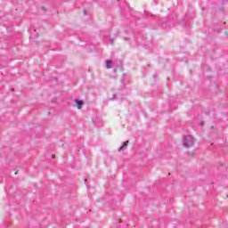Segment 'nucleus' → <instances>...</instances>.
<instances>
[{
	"label": "nucleus",
	"instance_id": "2",
	"mask_svg": "<svg viewBox=\"0 0 228 228\" xmlns=\"http://www.w3.org/2000/svg\"><path fill=\"white\" fill-rule=\"evenodd\" d=\"M75 102L77 104V110H82L83 104H85V102H83L81 100L75 99Z\"/></svg>",
	"mask_w": 228,
	"mask_h": 228
},
{
	"label": "nucleus",
	"instance_id": "3",
	"mask_svg": "<svg viewBox=\"0 0 228 228\" xmlns=\"http://www.w3.org/2000/svg\"><path fill=\"white\" fill-rule=\"evenodd\" d=\"M127 145H129V141H126L123 143V145L118 150V152L121 151H126V149H127Z\"/></svg>",
	"mask_w": 228,
	"mask_h": 228
},
{
	"label": "nucleus",
	"instance_id": "5",
	"mask_svg": "<svg viewBox=\"0 0 228 228\" xmlns=\"http://www.w3.org/2000/svg\"><path fill=\"white\" fill-rule=\"evenodd\" d=\"M115 40L114 39H110V44H114Z\"/></svg>",
	"mask_w": 228,
	"mask_h": 228
},
{
	"label": "nucleus",
	"instance_id": "4",
	"mask_svg": "<svg viewBox=\"0 0 228 228\" xmlns=\"http://www.w3.org/2000/svg\"><path fill=\"white\" fill-rule=\"evenodd\" d=\"M106 68L111 69V61H107Z\"/></svg>",
	"mask_w": 228,
	"mask_h": 228
},
{
	"label": "nucleus",
	"instance_id": "1",
	"mask_svg": "<svg viewBox=\"0 0 228 228\" xmlns=\"http://www.w3.org/2000/svg\"><path fill=\"white\" fill-rule=\"evenodd\" d=\"M183 145L187 149L195 145V138L191 135H184L183 138Z\"/></svg>",
	"mask_w": 228,
	"mask_h": 228
}]
</instances>
